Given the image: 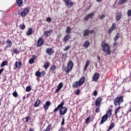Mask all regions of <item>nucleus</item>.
Listing matches in <instances>:
<instances>
[{
  "label": "nucleus",
  "mask_w": 131,
  "mask_h": 131,
  "mask_svg": "<svg viewBox=\"0 0 131 131\" xmlns=\"http://www.w3.org/2000/svg\"><path fill=\"white\" fill-rule=\"evenodd\" d=\"M64 104H65V102L64 100H62V102H61L60 104H58L57 107H56L54 110L53 112L54 113V115L56 114L57 112H58V110H59V115L63 116L65 115L66 113H67V107L66 106H64Z\"/></svg>",
  "instance_id": "f257e3e1"
},
{
  "label": "nucleus",
  "mask_w": 131,
  "mask_h": 131,
  "mask_svg": "<svg viewBox=\"0 0 131 131\" xmlns=\"http://www.w3.org/2000/svg\"><path fill=\"white\" fill-rule=\"evenodd\" d=\"M101 46L103 52L106 53L107 55H110L111 54L110 46H109L108 43H106V41H103L101 42Z\"/></svg>",
  "instance_id": "f03ea898"
},
{
  "label": "nucleus",
  "mask_w": 131,
  "mask_h": 131,
  "mask_svg": "<svg viewBox=\"0 0 131 131\" xmlns=\"http://www.w3.org/2000/svg\"><path fill=\"white\" fill-rule=\"evenodd\" d=\"M122 103H123V96L121 95L116 97L114 100L115 106H120Z\"/></svg>",
  "instance_id": "7ed1b4c3"
},
{
  "label": "nucleus",
  "mask_w": 131,
  "mask_h": 131,
  "mask_svg": "<svg viewBox=\"0 0 131 131\" xmlns=\"http://www.w3.org/2000/svg\"><path fill=\"white\" fill-rule=\"evenodd\" d=\"M74 64L72 61H70L67 64V66L65 68L66 73H69L73 68Z\"/></svg>",
  "instance_id": "20e7f679"
},
{
  "label": "nucleus",
  "mask_w": 131,
  "mask_h": 131,
  "mask_svg": "<svg viewBox=\"0 0 131 131\" xmlns=\"http://www.w3.org/2000/svg\"><path fill=\"white\" fill-rule=\"evenodd\" d=\"M63 2L66 6L67 7V8H69V9H70V8L73 7V5L75 4V3L71 1V0H63Z\"/></svg>",
  "instance_id": "39448f33"
},
{
  "label": "nucleus",
  "mask_w": 131,
  "mask_h": 131,
  "mask_svg": "<svg viewBox=\"0 0 131 131\" xmlns=\"http://www.w3.org/2000/svg\"><path fill=\"white\" fill-rule=\"evenodd\" d=\"M29 13V8L28 7H26L24 9L23 11H22L20 15L21 17H26L27 15H28V13Z\"/></svg>",
  "instance_id": "423d86ee"
},
{
  "label": "nucleus",
  "mask_w": 131,
  "mask_h": 131,
  "mask_svg": "<svg viewBox=\"0 0 131 131\" xmlns=\"http://www.w3.org/2000/svg\"><path fill=\"white\" fill-rule=\"evenodd\" d=\"M14 67V70H16L17 69H21V68L22 67V61H16Z\"/></svg>",
  "instance_id": "0eeeda50"
},
{
  "label": "nucleus",
  "mask_w": 131,
  "mask_h": 131,
  "mask_svg": "<svg viewBox=\"0 0 131 131\" xmlns=\"http://www.w3.org/2000/svg\"><path fill=\"white\" fill-rule=\"evenodd\" d=\"M43 42H45V40L42 39L41 37L38 38L37 41V44L36 45V47H41L42 45H43Z\"/></svg>",
  "instance_id": "6e6552de"
},
{
  "label": "nucleus",
  "mask_w": 131,
  "mask_h": 131,
  "mask_svg": "<svg viewBox=\"0 0 131 131\" xmlns=\"http://www.w3.org/2000/svg\"><path fill=\"white\" fill-rule=\"evenodd\" d=\"M50 106H51V101H47L45 102V104L43 105V108L45 111H47L49 110V108L50 107Z\"/></svg>",
  "instance_id": "1a4fd4ad"
},
{
  "label": "nucleus",
  "mask_w": 131,
  "mask_h": 131,
  "mask_svg": "<svg viewBox=\"0 0 131 131\" xmlns=\"http://www.w3.org/2000/svg\"><path fill=\"white\" fill-rule=\"evenodd\" d=\"M95 14H96V12H92L89 13L87 16H86L84 18V20H85V21H88L90 18H93V17L95 16Z\"/></svg>",
  "instance_id": "9d476101"
},
{
  "label": "nucleus",
  "mask_w": 131,
  "mask_h": 131,
  "mask_svg": "<svg viewBox=\"0 0 131 131\" xmlns=\"http://www.w3.org/2000/svg\"><path fill=\"white\" fill-rule=\"evenodd\" d=\"M100 78V74L98 73H95L92 78L93 81H97Z\"/></svg>",
  "instance_id": "9b49d317"
},
{
  "label": "nucleus",
  "mask_w": 131,
  "mask_h": 131,
  "mask_svg": "<svg viewBox=\"0 0 131 131\" xmlns=\"http://www.w3.org/2000/svg\"><path fill=\"white\" fill-rule=\"evenodd\" d=\"M116 29V25L113 23L111 28H110L108 30V34H111V33H112V31H113V30H115Z\"/></svg>",
  "instance_id": "f8f14e48"
},
{
  "label": "nucleus",
  "mask_w": 131,
  "mask_h": 131,
  "mask_svg": "<svg viewBox=\"0 0 131 131\" xmlns=\"http://www.w3.org/2000/svg\"><path fill=\"white\" fill-rule=\"evenodd\" d=\"M46 53L49 55V56H51V55H53L55 53V51L53 49V48H48L46 50Z\"/></svg>",
  "instance_id": "ddd939ff"
},
{
  "label": "nucleus",
  "mask_w": 131,
  "mask_h": 131,
  "mask_svg": "<svg viewBox=\"0 0 131 131\" xmlns=\"http://www.w3.org/2000/svg\"><path fill=\"white\" fill-rule=\"evenodd\" d=\"M102 98L100 97L96 99L95 101L96 107H98V106H100V105H101V102H102Z\"/></svg>",
  "instance_id": "4468645a"
},
{
  "label": "nucleus",
  "mask_w": 131,
  "mask_h": 131,
  "mask_svg": "<svg viewBox=\"0 0 131 131\" xmlns=\"http://www.w3.org/2000/svg\"><path fill=\"white\" fill-rule=\"evenodd\" d=\"M109 117L106 116V115H103L101 118V120L100 121V124H103L104 122L107 121Z\"/></svg>",
  "instance_id": "2eb2a0df"
},
{
  "label": "nucleus",
  "mask_w": 131,
  "mask_h": 131,
  "mask_svg": "<svg viewBox=\"0 0 131 131\" xmlns=\"http://www.w3.org/2000/svg\"><path fill=\"white\" fill-rule=\"evenodd\" d=\"M52 32H53V30L51 29L50 30L46 31L44 32L43 34L46 37H49V36L52 34Z\"/></svg>",
  "instance_id": "dca6fc26"
},
{
  "label": "nucleus",
  "mask_w": 131,
  "mask_h": 131,
  "mask_svg": "<svg viewBox=\"0 0 131 131\" xmlns=\"http://www.w3.org/2000/svg\"><path fill=\"white\" fill-rule=\"evenodd\" d=\"M71 36H70V34H68L64 36V37L62 39V41L64 42H67L68 40H69L70 39V38Z\"/></svg>",
  "instance_id": "f3484780"
},
{
  "label": "nucleus",
  "mask_w": 131,
  "mask_h": 131,
  "mask_svg": "<svg viewBox=\"0 0 131 131\" xmlns=\"http://www.w3.org/2000/svg\"><path fill=\"white\" fill-rule=\"evenodd\" d=\"M79 83L81 85H82L85 82V77L82 76L79 80Z\"/></svg>",
  "instance_id": "a211bd4d"
},
{
  "label": "nucleus",
  "mask_w": 131,
  "mask_h": 131,
  "mask_svg": "<svg viewBox=\"0 0 131 131\" xmlns=\"http://www.w3.org/2000/svg\"><path fill=\"white\" fill-rule=\"evenodd\" d=\"M109 118H111V115H112V109L110 108L106 111V114H105Z\"/></svg>",
  "instance_id": "6ab92c4d"
},
{
  "label": "nucleus",
  "mask_w": 131,
  "mask_h": 131,
  "mask_svg": "<svg viewBox=\"0 0 131 131\" xmlns=\"http://www.w3.org/2000/svg\"><path fill=\"white\" fill-rule=\"evenodd\" d=\"M62 88H63V83L60 82L58 84L57 89L55 90V93H59V92L61 91V89H62Z\"/></svg>",
  "instance_id": "aec40b11"
},
{
  "label": "nucleus",
  "mask_w": 131,
  "mask_h": 131,
  "mask_svg": "<svg viewBox=\"0 0 131 131\" xmlns=\"http://www.w3.org/2000/svg\"><path fill=\"white\" fill-rule=\"evenodd\" d=\"M72 86L75 89V88H79V86H81V85H80L78 81H77L76 82H74L73 83Z\"/></svg>",
  "instance_id": "412c9836"
},
{
  "label": "nucleus",
  "mask_w": 131,
  "mask_h": 131,
  "mask_svg": "<svg viewBox=\"0 0 131 131\" xmlns=\"http://www.w3.org/2000/svg\"><path fill=\"white\" fill-rule=\"evenodd\" d=\"M122 15V13H121V12L118 13L116 16V20L117 21H120V19H121Z\"/></svg>",
  "instance_id": "4be33fe9"
},
{
  "label": "nucleus",
  "mask_w": 131,
  "mask_h": 131,
  "mask_svg": "<svg viewBox=\"0 0 131 131\" xmlns=\"http://www.w3.org/2000/svg\"><path fill=\"white\" fill-rule=\"evenodd\" d=\"M90 63L91 62H90V60H86V61L85 63V66L83 68V71H85V70H86V69H88V68L90 66Z\"/></svg>",
  "instance_id": "5701e85b"
},
{
  "label": "nucleus",
  "mask_w": 131,
  "mask_h": 131,
  "mask_svg": "<svg viewBox=\"0 0 131 131\" xmlns=\"http://www.w3.org/2000/svg\"><path fill=\"white\" fill-rule=\"evenodd\" d=\"M91 45V43H90L89 40H86L84 43H83L82 46L84 47V48H89L90 47V45Z\"/></svg>",
  "instance_id": "b1692460"
},
{
  "label": "nucleus",
  "mask_w": 131,
  "mask_h": 131,
  "mask_svg": "<svg viewBox=\"0 0 131 131\" xmlns=\"http://www.w3.org/2000/svg\"><path fill=\"white\" fill-rule=\"evenodd\" d=\"M18 7H23V0H16V2Z\"/></svg>",
  "instance_id": "393cba45"
},
{
  "label": "nucleus",
  "mask_w": 131,
  "mask_h": 131,
  "mask_svg": "<svg viewBox=\"0 0 131 131\" xmlns=\"http://www.w3.org/2000/svg\"><path fill=\"white\" fill-rule=\"evenodd\" d=\"M127 1L129 0H119L118 3V6H122V5H123V4H125V3L127 2Z\"/></svg>",
  "instance_id": "a878e982"
},
{
  "label": "nucleus",
  "mask_w": 131,
  "mask_h": 131,
  "mask_svg": "<svg viewBox=\"0 0 131 131\" xmlns=\"http://www.w3.org/2000/svg\"><path fill=\"white\" fill-rule=\"evenodd\" d=\"M53 125V124H49L47 128L46 129H44L42 131H51V129H52V126Z\"/></svg>",
  "instance_id": "bb28decb"
},
{
  "label": "nucleus",
  "mask_w": 131,
  "mask_h": 131,
  "mask_svg": "<svg viewBox=\"0 0 131 131\" xmlns=\"http://www.w3.org/2000/svg\"><path fill=\"white\" fill-rule=\"evenodd\" d=\"M41 102V101H40V100H39V99L37 100L35 102V103L34 104V107H38V106H39V105H40Z\"/></svg>",
  "instance_id": "cd10ccee"
},
{
  "label": "nucleus",
  "mask_w": 131,
  "mask_h": 131,
  "mask_svg": "<svg viewBox=\"0 0 131 131\" xmlns=\"http://www.w3.org/2000/svg\"><path fill=\"white\" fill-rule=\"evenodd\" d=\"M35 59H36V56L34 55L33 56V58H31V59H29V64H33L34 63Z\"/></svg>",
  "instance_id": "c85d7f7f"
},
{
  "label": "nucleus",
  "mask_w": 131,
  "mask_h": 131,
  "mask_svg": "<svg viewBox=\"0 0 131 131\" xmlns=\"http://www.w3.org/2000/svg\"><path fill=\"white\" fill-rule=\"evenodd\" d=\"M90 34V30L86 29L83 31V37L88 36Z\"/></svg>",
  "instance_id": "c756f323"
},
{
  "label": "nucleus",
  "mask_w": 131,
  "mask_h": 131,
  "mask_svg": "<svg viewBox=\"0 0 131 131\" xmlns=\"http://www.w3.org/2000/svg\"><path fill=\"white\" fill-rule=\"evenodd\" d=\"M6 42L8 43L6 46V48H11L12 47V41L8 40L6 41Z\"/></svg>",
  "instance_id": "7c9ffc66"
},
{
  "label": "nucleus",
  "mask_w": 131,
  "mask_h": 131,
  "mask_svg": "<svg viewBox=\"0 0 131 131\" xmlns=\"http://www.w3.org/2000/svg\"><path fill=\"white\" fill-rule=\"evenodd\" d=\"M120 37V35L119 34V33H117L115 36V37L114 38V41H117L118 40V38Z\"/></svg>",
  "instance_id": "2f4dec72"
},
{
  "label": "nucleus",
  "mask_w": 131,
  "mask_h": 131,
  "mask_svg": "<svg viewBox=\"0 0 131 131\" xmlns=\"http://www.w3.org/2000/svg\"><path fill=\"white\" fill-rule=\"evenodd\" d=\"M48 67H50V62L49 61H47L43 65V68L47 70Z\"/></svg>",
  "instance_id": "473e14b6"
},
{
  "label": "nucleus",
  "mask_w": 131,
  "mask_h": 131,
  "mask_svg": "<svg viewBox=\"0 0 131 131\" xmlns=\"http://www.w3.org/2000/svg\"><path fill=\"white\" fill-rule=\"evenodd\" d=\"M26 34L28 36L31 35V34H32V28H29Z\"/></svg>",
  "instance_id": "72a5a7b5"
},
{
  "label": "nucleus",
  "mask_w": 131,
  "mask_h": 131,
  "mask_svg": "<svg viewBox=\"0 0 131 131\" xmlns=\"http://www.w3.org/2000/svg\"><path fill=\"white\" fill-rule=\"evenodd\" d=\"M114 126H115V124H114V123H112L111 124V125L109 126L108 128L107 129V131L112 129L113 128V127H114Z\"/></svg>",
  "instance_id": "f704fd0d"
},
{
  "label": "nucleus",
  "mask_w": 131,
  "mask_h": 131,
  "mask_svg": "<svg viewBox=\"0 0 131 131\" xmlns=\"http://www.w3.org/2000/svg\"><path fill=\"white\" fill-rule=\"evenodd\" d=\"M8 61L5 60L1 63V67H4V66H8Z\"/></svg>",
  "instance_id": "c9c22d12"
},
{
  "label": "nucleus",
  "mask_w": 131,
  "mask_h": 131,
  "mask_svg": "<svg viewBox=\"0 0 131 131\" xmlns=\"http://www.w3.org/2000/svg\"><path fill=\"white\" fill-rule=\"evenodd\" d=\"M91 121V117H88L86 118L85 120V123H86L87 124H89Z\"/></svg>",
  "instance_id": "e433bc0d"
},
{
  "label": "nucleus",
  "mask_w": 131,
  "mask_h": 131,
  "mask_svg": "<svg viewBox=\"0 0 131 131\" xmlns=\"http://www.w3.org/2000/svg\"><path fill=\"white\" fill-rule=\"evenodd\" d=\"M66 32L68 34L70 33V32H71V28H70V27H68L66 30Z\"/></svg>",
  "instance_id": "4c0bfd02"
},
{
  "label": "nucleus",
  "mask_w": 131,
  "mask_h": 131,
  "mask_svg": "<svg viewBox=\"0 0 131 131\" xmlns=\"http://www.w3.org/2000/svg\"><path fill=\"white\" fill-rule=\"evenodd\" d=\"M13 54H18L20 53V51L19 50H18V49H17L16 48H15L13 50Z\"/></svg>",
  "instance_id": "58836bf2"
},
{
  "label": "nucleus",
  "mask_w": 131,
  "mask_h": 131,
  "mask_svg": "<svg viewBox=\"0 0 131 131\" xmlns=\"http://www.w3.org/2000/svg\"><path fill=\"white\" fill-rule=\"evenodd\" d=\"M35 75L37 77H40V75H41V73L39 71H37L35 73Z\"/></svg>",
  "instance_id": "ea45409f"
},
{
  "label": "nucleus",
  "mask_w": 131,
  "mask_h": 131,
  "mask_svg": "<svg viewBox=\"0 0 131 131\" xmlns=\"http://www.w3.org/2000/svg\"><path fill=\"white\" fill-rule=\"evenodd\" d=\"M26 28V26L24 24L19 25V28H20L21 30H24V29H25Z\"/></svg>",
  "instance_id": "a19ab883"
},
{
  "label": "nucleus",
  "mask_w": 131,
  "mask_h": 131,
  "mask_svg": "<svg viewBox=\"0 0 131 131\" xmlns=\"http://www.w3.org/2000/svg\"><path fill=\"white\" fill-rule=\"evenodd\" d=\"M56 68H57V67H56V66H53L50 68V71H53V70H56Z\"/></svg>",
  "instance_id": "79ce46f5"
},
{
  "label": "nucleus",
  "mask_w": 131,
  "mask_h": 131,
  "mask_svg": "<svg viewBox=\"0 0 131 131\" xmlns=\"http://www.w3.org/2000/svg\"><path fill=\"white\" fill-rule=\"evenodd\" d=\"M30 91H31V87L27 86L26 88V92H30Z\"/></svg>",
  "instance_id": "37998d69"
},
{
  "label": "nucleus",
  "mask_w": 131,
  "mask_h": 131,
  "mask_svg": "<svg viewBox=\"0 0 131 131\" xmlns=\"http://www.w3.org/2000/svg\"><path fill=\"white\" fill-rule=\"evenodd\" d=\"M121 107H120V106H119L115 111V115L117 116V112H118V111L121 109Z\"/></svg>",
  "instance_id": "c03bdc74"
},
{
  "label": "nucleus",
  "mask_w": 131,
  "mask_h": 131,
  "mask_svg": "<svg viewBox=\"0 0 131 131\" xmlns=\"http://www.w3.org/2000/svg\"><path fill=\"white\" fill-rule=\"evenodd\" d=\"M127 15L128 17L131 16V9H129L127 12Z\"/></svg>",
  "instance_id": "a18cd8bd"
},
{
  "label": "nucleus",
  "mask_w": 131,
  "mask_h": 131,
  "mask_svg": "<svg viewBox=\"0 0 131 131\" xmlns=\"http://www.w3.org/2000/svg\"><path fill=\"white\" fill-rule=\"evenodd\" d=\"M75 94L77 96L79 95L80 94V90L79 89H77Z\"/></svg>",
  "instance_id": "49530a36"
},
{
  "label": "nucleus",
  "mask_w": 131,
  "mask_h": 131,
  "mask_svg": "<svg viewBox=\"0 0 131 131\" xmlns=\"http://www.w3.org/2000/svg\"><path fill=\"white\" fill-rule=\"evenodd\" d=\"M12 95L15 98H17V97H18V93H17V92L16 91L14 92Z\"/></svg>",
  "instance_id": "de8ad7c7"
},
{
  "label": "nucleus",
  "mask_w": 131,
  "mask_h": 131,
  "mask_svg": "<svg viewBox=\"0 0 131 131\" xmlns=\"http://www.w3.org/2000/svg\"><path fill=\"white\" fill-rule=\"evenodd\" d=\"M69 49H70V46L68 45L67 47H66L64 49H63V51H68Z\"/></svg>",
  "instance_id": "09e8293b"
},
{
  "label": "nucleus",
  "mask_w": 131,
  "mask_h": 131,
  "mask_svg": "<svg viewBox=\"0 0 131 131\" xmlns=\"http://www.w3.org/2000/svg\"><path fill=\"white\" fill-rule=\"evenodd\" d=\"M93 96H94L95 97L98 96V91H97V90H95L93 92Z\"/></svg>",
  "instance_id": "8fccbe9b"
},
{
  "label": "nucleus",
  "mask_w": 131,
  "mask_h": 131,
  "mask_svg": "<svg viewBox=\"0 0 131 131\" xmlns=\"http://www.w3.org/2000/svg\"><path fill=\"white\" fill-rule=\"evenodd\" d=\"M47 22H51L52 21V18L51 17H47L46 18Z\"/></svg>",
  "instance_id": "3c124183"
},
{
  "label": "nucleus",
  "mask_w": 131,
  "mask_h": 131,
  "mask_svg": "<svg viewBox=\"0 0 131 131\" xmlns=\"http://www.w3.org/2000/svg\"><path fill=\"white\" fill-rule=\"evenodd\" d=\"M118 45V43H117V41H114L113 44V46L114 47V48H115V47Z\"/></svg>",
  "instance_id": "603ef678"
},
{
  "label": "nucleus",
  "mask_w": 131,
  "mask_h": 131,
  "mask_svg": "<svg viewBox=\"0 0 131 131\" xmlns=\"http://www.w3.org/2000/svg\"><path fill=\"white\" fill-rule=\"evenodd\" d=\"M96 113H99L100 112V107H96L95 110Z\"/></svg>",
  "instance_id": "864d4df0"
},
{
  "label": "nucleus",
  "mask_w": 131,
  "mask_h": 131,
  "mask_svg": "<svg viewBox=\"0 0 131 131\" xmlns=\"http://www.w3.org/2000/svg\"><path fill=\"white\" fill-rule=\"evenodd\" d=\"M106 17V15L105 14H102L101 16L100 17V20H102V19H104Z\"/></svg>",
  "instance_id": "5fc2aeb1"
},
{
  "label": "nucleus",
  "mask_w": 131,
  "mask_h": 131,
  "mask_svg": "<svg viewBox=\"0 0 131 131\" xmlns=\"http://www.w3.org/2000/svg\"><path fill=\"white\" fill-rule=\"evenodd\" d=\"M89 33H90V34H94V33H95V30H91L89 31Z\"/></svg>",
  "instance_id": "6e6d98bb"
},
{
  "label": "nucleus",
  "mask_w": 131,
  "mask_h": 131,
  "mask_svg": "<svg viewBox=\"0 0 131 131\" xmlns=\"http://www.w3.org/2000/svg\"><path fill=\"white\" fill-rule=\"evenodd\" d=\"M65 124V118H63L61 122V125H64Z\"/></svg>",
  "instance_id": "4d7b16f0"
},
{
  "label": "nucleus",
  "mask_w": 131,
  "mask_h": 131,
  "mask_svg": "<svg viewBox=\"0 0 131 131\" xmlns=\"http://www.w3.org/2000/svg\"><path fill=\"white\" fill-rule=\"evenodd\" d=\"M30 117H26V122H28L29 121V119Z\"/></svg>",
  "instance_id": "13d9d810"
},
{
  "label": "nucleus",
  "mask_w": 131,
  "mask_h": 131,
  "mask_svg": "<svg viewBox=\"0 0 131 131\" xmlns=\"http://www.w3.org/2000/svg\"><path fill=\"white\" fill-rule=\"evenodd\" d=\"M62 57H63V58H64L65 59H66V58H67V54H66V53L63 54Z\"/></svg>",
  "instance_id": "bf43d9fd"
},
{
  "label": "nucleus",
  "mask_w": 131,
  "mask_h": 131,
  "mask_svg": "<svg viewBox=\"0 0 131 131\" xmlns=\"http://www.w3.org/2000/svg\"><path fill=\"white\" fill-rule=\"evenodd\" d=\"M46 74V72L45 71H42L41 72V75H42V76H45V75Z\"/></svg>",
  "instance_id": "052dcab7"
},
{
  "label": "nucleus",
  "mask_w": 131,
  "mask_h": 131,
  "mask_svg": "<svg viewBox=\"0 0 131 131\" xmlns=\"http://www.w3.org/2000/svg\"><path fill=\"white\" fill-rule=\"evenodd\" d=\"M97 58L98 60V61L100 62L101 61V57L99 55H97Z\"/></svg>",
  "instance_id": "680f3d73"
},
{
  "label": "nucleus",
  "mask_w": 131,
  "mask_h": 131,
  "mask_svg": "<svg viewBox=\"0 0 131 131\" xmlns=\"http://www.w3.org/2000/svg\"><path fill=\"white\" fill-rule=\"evenodd\" d=\"M3 72H4V68L0 69V75L1 74H2V73H3Z\"/></svg>",
  "instance_id": "e2e57ef3"
},
{
  "label": "nucleus",
  "mask_w": 131,
  "mask_h": 131,
  "mask_svg": "<svg viewBox=\"0 0 131 131\" xmlns=\"http://www.w3.org/2000/svg\"><path fill=\"white\" fill-rule=\"evenodd\" d=\"M63 129H64L63 127H61L58 131H64V130H63Z\"/></svg>",
  "instance_id": "0e129e2a"
},
{
  "label": "nucleus",
  "mask_w": 131,
  "mask_h": 131,
  "mask_svg": "<svg viewBox=\"0 0 131 131\" xmlns=\"http://www.w3.org/2000/svg\"><path fill=\"white\" fill-rule=\"evenodd\" d=\"M94 65H95L96 68H97V67H98V63L97 62H95Z\"/></svg>",
  "instance_id": "69168bd1"
},
{
  "label": "nucleus",
  "mask_w": 131,
  "mask_h": 131,
  "mask_svg": "<svg viewBox=\"0 0 131 131\" xmlns=\"http://www.w3.org/2000/svg\"><path fill=\"white\" fill-rule=\"evenodd\" d=\"M4 25H5V26H8V23H7V22H6V21L4 23Z\"/></svg>",
  "instance_id": "338daca9"
},
{
  "label": "nucleus",
  "mask_w": 131,
  "mask_h": 131,
  "mask_svg": "<svg viewBox=\"0 0 131 131\" xmlns=\"http://www.w3.org/2000/svg\"><path fill=\"white\" fill-rule=\"evenodd\" d=\"M102 1H103V0H96V2L97 3H102Z\"/></svg>",
  "instance_id": "774afa93"
}]
</instances>
